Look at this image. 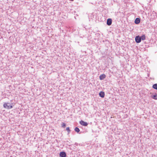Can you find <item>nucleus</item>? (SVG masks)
<instances>
[{"label": "nucleus", "instance_id": "1", "mask_svg": "<svg viewBox=\"0 0 157 157\" xmlns=\"http://www.w3.org/2000/svg\"><path fill=\"white\" fill-rule=\"evenodd\" d=\"M10 105L9 103H5L3 104V107L4 108L7 109H10L13 108V106L11 105Z\"/></svg>", "mask_w": 157, "mask_h": 157}, {"label": "nucleus", "instance_id": "2", "mask_svg": "<svg viewBox=\"0 0 157 157\" xmlns=\"http://www.w3.org/2000/svg\"><path fill=\"white\" fill-rule=\"evenodd\" d=\"M135 41L136 43H140L141 41L140 37L139 36H136L135 38Z\"/></svg>", "mask_w": 157, "mask_h": 157}, {"label": "nucleus", "instance_id": "3", "mask_svg": "<svg viewBox=\"0 0 157 157\" xmlns=\"http://www.w3.org/2000/svg\"><path fill=\"white\" fill-rule=\"evenodd\" d=\"M59 156L60 157H66V154L65 152L62 151L59 153Z\"/></svg>", "mask_w": 157, "mask_h": 157}, {"label": "nucleus", "instance_id": "4", "mask_svg": "<svg viewBox=\"0 0 157 157\" xmlns=\"http://www.w3.org/2000/svg\"><path fill=\"white\" fill-rule=\"evenodd\" d=\"M80 123L82 125L84 126H87L88 125V124L87 122H86L82 121H81L80 122Z\"/></svg>", "mask_w": 157, "mask_h": 157}, {"label": "nucleus", "instance_id": "5", "mask_svg": "<svg viewBox=\"0 0 157 157\" xmlns=\"http://www.w3.org/2000/svg\"><path fill=\"white\" fill-rule=\"evenodd\" d=\"M112 24V19L110 18H109L107 20V24L108 25H110Z\"/></svg>", "mask_w": 157, "mask_h": 157}, {"label": "nucleus", "instance_id": "6", "mask_svg": "<svg viewBox=\"0 0 157 157\" xmlns=\"http://www.w3.org/2000/svg\"><path fill=\"white\" fill-rule=\"evenodd\" d=\"M105 75L104 74H103L100 75V76H99V78L100 80H102L104 79L105 78Z\"/></svg>", "mask_w": 157, "mask_h": 157}, {"label": "nucleus", "instance_id": "7", "mask_svg": "<svg viewBox=\"0 0 157 157\" xmlns=\"http://www.w3.org/2000/svg\"><path fill=\"white\" fill-rule=\"evenodd\" d=\"M100 96L101 98H104L105 96V93L103 91H101L99 93Z\"/></svg>", "mask_w": 157, "mask_h": 157}, {"label": "nucleus", "instance_id": "8", "mask_svg": "<svg viewBox=\"0 0 157 157\" xmlns=\"http://www.w3.org/2000/svg\"><path fill=\"white\" fill-rule=\"evenodd\" d=\"M140 22V19L139 18H136L135 21V22L136 24H139Z\"/></svg>", "mask_w": 157, "mask_h": 157}, {"label": "nucleus", "instance_id": "9", "mask_svg": "<svg viewBox=\"0 0 157 157\" xmlns=\"http://www.w3.org/2000/svg\"><path fill=\"white\" fill-rule=\"evenodd\" d=\"M151 98L155 100L157 99V94L153 95L151 96Z\"/></svg>", "mask_w": 157, "mask_h": 157}, {"label": "nucleus", "instance_id": "10", "mask_svg": "<svg viewBox=\"0 0 157 157\" xmlns=\"http://www.w3.org/2000/svg\"><path fill=\"white\" fill-rule=\"evenodd\" d=\"M140 38L141 39V40H144L145 39V36L144 35H143L141 37H140Z\"/></svg>", "mask_w": 157, "mask_h": 157}, {"label": "nucleus", "instance_id": "11", "mask_svg": "<svg viewBox=\"0 0 157 157\" xmlns=\"http://www.w3.org/2000/svg\"><path fill=\"white\" fill-rule=\"evenodd\" d=\"M153 88L157 90V84H155L153 85Z\"/></svg>", "mask_w": 157, "mask_h": 157}, {"label": "nucleus", "instance_id": "12", "mask_svg": "<svg viewBox=\"0 0 157 157\" xmlns=\"http://www.w3.org/2000/svg\"><path fill=\"white\" fill-rule=\"evenodd\" d=\"M75 132H79L80 131L79 129L77 127L75 128Z\"/></svg>", "mask_w": 157, "mask_h": 157}, {"label": "nucleus", "instance_id": "13", "mask_svg": "<svg viewBox=\"0 0 157 157\" xmlns=\"http://www.w3.org/2000/svg\"><path fill=\"white\" fill-rule=\"evenodd\" d=\"M66 130L68 132H69L70 131V130L69 127H67L66 128Z\"/></svg>", "mask_w": 157, "mask_h": 157}, {"label": "nucleus", "instance_id": "14", "mask_svg": "<svg viewBox=\"0 0 157 157\" xmlns=\"http://www.w3.org/2000/svg\"><path fill=\"white\" fill-rule=\"evenodd\" d=\"M66 126V124L64 123H63L62 124V127H65Z\"/></svg>", "mask_w": 157, "mask_h": 157}]
</instances>
